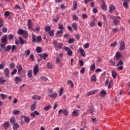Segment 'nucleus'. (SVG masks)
<instances>
[{"instance_id": "13d9d810", "label": "nucleus", "mask_w": 130, "mask_h": 130, "mask_svg": "<svg viewBox=\"0 0 130 130\" xmlns=\"http://www.w3.org/2000/svg\"><path fill=\"white\" fill-rule=\"evenodd\" d=\"M41 80H42V81H48V78H47V77H45L44 76H42L40 77Z\"/></svg>"}, {"instance_id": "603ef678", "label": "nucleus", "mask_w": 130, "mask_h": 130, "mask_svg": "<svg viewBox=\"0 0 130 130\" xmlns=\"http://www.w3.org/2000/svg\"><path fill=\"white\" fill-rule=\"evenodd\" d=\"M9 67L10 69H11L12 70H13V69H15V64L13 62H11L10 63Z\"/></svg>"}, {"instance_id": "7c9ffc66", "label": "nucleus", "mask_w": 130, "mask_h": 130, "mask_svg": "<svg viewBox=\"0 0 130 130\" xmlns=\"http://www.w3.org/2000/svg\"><path fill=\"white\" fill-rule=\"evenodd\" d=\"M6 83V80H5V78L4 77H1L0 78V84L1 85H4Z\"/></svg>"}, {"instance_id": "b1692460", "label": "nucleus", "mask_w": 130, "mask_h": 130, "mask_svg": "<svg viewBox=\"0 0 130 130\" xmlns=\"http://www.w3.org/2000/svg\"><path fill=\"white\" fill-rule=\"evenodd\" d=\"M19 124H18L17 123H14L13 124V129L17 130L18 128H19Z\"/></svg>"}, {"instance_id": "bb28decb", "label": "nucleus", "mask_w": 130, "mask_h": 130, "mask_svg": "<svg viewBox=\"0 0 130 130\" xmlns=\"http://www.w3.org/2000/svg\"><path fill=\"white\" fill-rule=\"evenodd\" d=\"M51 30V27L50 26H46L45 27V32H49Z\"/></svg>"}, {"instance_id": "1a4fd4ad", "label": "nucleus", "mask_w": 130, "mask_h": 130, "mask_svg": "<svg viewBox=\"0 0 130 130\" xmlns=\"http://www.w3.org/2000/svg\"><path fill=\"white\" fill-rule=\"evenodd\" d=\"M63 113V114H64V115H65L66 116H68V115L69 114V112H68V110H61L60 109L58 111V114H61V113Z\"/></svg>"}, {"instance_id": "9b49d317", "label": "nucleus", "mask_w": 130, "mask_h": 130, "mask_svg": "<svg viewBox=\"0 0 130 130\" xmlns=\"http://www.w3.org/2000/svg\"><path fill=\"white\" fill-rule=\"evenodd\" d=\"M102 7L101 9L103 11H106L107 10V7L106 6V3H105V2L104 1L102 0Z\"/></svg>"}, {"instance_id": "e433bc0d", "label": "nucleus", "mask_w": 130, "mask_h": 130, "mask_svg": "<svg viewBox=\"0 0 130 130\" xmlns=\"http://www.w3.org/2000/svg\"><path fill=\"white\" fill-rule=\"evenodd\" d=\"M77 7H78V3H77V2L75 1L73 4V10L74 11L77 10Z\"/></svg>"}, {"instance_id": "4be33fe9", "label": "nucleus", "mask_w": 130, "mask_h": 130, "mask_svg": "<svg viewBox=\"0 0 130 130\" xmlns=\"http://www.w3.org/2000/svg\"><path fill=\"white\" fill-rule=\"evenodd\" d=\"M73 116H78L79 115V110H75L73 111L72 113Z\"/></svg>"}, {"instance_id": "a211bd4d", "label": "nucleus", "mask_w": 130, "mask_h": 130, "mask_svg": "<svg viewBox=\"0 0 130 130\" xmlns=\"http://www.w3.org/2000/svg\"><path fill=\"white\" fill-rule=\"evenodd\" d=\"M4 72L5 73L6 77H7V78H10V70H9V69L6 68L4 70Z\"/></svg>"}, {"instance_id": "79ce46f5", "label": "nucleus", "mask_w": 130, "mask_h": 130, "mask_svg": "<svg viewBox=\"0 0 130 130\" xmlns=\"http://www.w3.org/2000/svg\"><path fill=\"white\" fill-rule=\"evenodd\" d=\"M17 50V46L13 45H12V46L11 47V51L12 52H14V51H15V50Z\"/></svg>"}, {"instance_id": "58836bf2", "label": "nucleus", "mask_w": 130, "mask_h": 130, "mask_svg": "<svg viewBox=\"0 0 130 130\" xmlns=\"http://www.w3.org/2000/svg\"><path fill=\"white\" fill-rule=\"evenodd\" d=\"M36 51L38 52V53H41V52L42 51V49L41 47H37L36 48Z\"/></svg>"}, {"instance_id": "680f3d73", "label": "nucleus", "mask_w": 130, "mask_h": 130, "mask_svg": "<svg viewBox=\"0 0 130 130\" xmlns=\"http://www.w3.org/2000/svg\"><path fill=\"white\" fill-rule=\"evenodd\" d=\"M13 38H14V35H13L12 34H9L8 35V39L9 40H12Z\"/></svg>"}, {"instance_id": "09e8293b", "label": "nucleus", "mask_w": 130, "mask_h": 130, "mask_svg": "<svg viewBox=\"0 0 130 130\" xmlns=\"http://www.w3.org/2000/svg\"><path fill=\"white\" fill-rule=\"evenodd\" d=\"M91 81H93V82H96V76L93 75V76L91 77Z\"/></svg>"}, {"instance_id": "e2e57ef3", "label": "nucleus", "mask_w": 130, "mask_h": 130, "mask_svg": "<svg viewBox=\"0 0 130 130\" xmlns=\"http://www.w3.org/2000/svg\"><path fill=\"white\" fill-rule=\"evenodd\" d=\"M58 29H59L60 30H63V25L60 23H58Z\"/></svg>"}, {"instance_id": "7ed1b4c3", "label": "nucleus", "mask_w": 130, "mask_h": 130, "mask_svg": "<svg viewBox=\"0 0 130 130\" xmlns=\"http://www.w3.org/2000/svg\"><path fill=\"white\" fill-rule=\"evenodd\" d=\"M53 44L54 48H57L58 49H61L62 48V46H63V44L59 43L56 40H54L53 41Z\"/></svg>"}, {"instance_id": "774afa93", "label": "nucleus", "mask_w": 130, "mask_h": 130, "mask_svg": "<svg viewBox=\"0 0 130 130\" xmlns=\"http://www.w3.org/2000/svg\"><path fill=\"white\" fill-rule=\"evenodd\" d=\"M47 67L48 69H52V65L50 63V62H49L47 64Z\"/></svg>"}, {"instance_id": "f8f14e48", "label": "nucleus", "mask_w": 130, "mask_h": 130, "mask_svg": "<svg viewBox=\"0 0 130 130\" xmlns=\"http://www.w3.org/2000/svg\"><path fill=\"white\" fill-rule=\"evenodd\" d=\"M79 52H80L81 55L83 57H86V53H85V50L83 48H80L78 50Z\"/></svg>"}, {"instance_id": "37998d69", "label": "nucleus", "mask_w": 130, "mask_h": 130, "mask_svg": "<svg viewBox=\"0 0 130 130\" xmlns=\"http://www.w3.org/2000/svg\"><path fill=\"white\" fill-rule=\"evenodd\" d=\"M74 42H75V39L74 38H70L68 40V43L69 44H71L72 43H74Z\"/></svg>"}, {"instance_id": "5701e85b", "label": "nucleus", "mask_w": 130, "mask_h": 130, "mask_svg": "<svg viewBox=\"0 0 130 130\" xmlns=\"http://www.w3.org/2000/svg\"><path fill=\"white\" fill-rule=\"evenodd\" d=\"M32 99H34V100H40V99H41V97L37 95H34L32 96Z\"/></svg>"}, {"instance_id": "49530a36", "label": "nucleus", "mask_w": 130, "mask_h": 130, "mask_svg": "<svg viewBox=\"0 0 130 130\" xmlns=\"http://www.w3.org/2000/svg\"><path fill=\"white\" fill-rule=\"evenodd\" d=\"M50 108H51V106H48L44 108V110H45V111H48Z\"/></svg>"}, {"instance_id": "3c124183", "label": "nucleus", "mask_w": 130, "mask_h": 130, "mask_svg": "<svg viewBox=\"0 0 130 130\" xmlns=\"http://www.w3.org/2000/svg\"><path fill=\"white\" fill-rule=\"evenodd\" d=\"M101 94H102L101 97H104V96L106 95V91H105V90H102L101 91Z\"/></svg>"}, {"instance_id": "8fccbe9b", "label": "nucleus", "mask_w": 130, "mask_h": 130, "mask_svg": "<svg viewBox=\"0 0 130 130\" xmlns=\"http://www.w3.org/2000/svg\"><path fill=\"white\" fill-rule=\"evenodd\" d=\"M115 56H116V58L118 59V58L121 56V54H120V53H119V52H117L116 53V55H115Z\"/></svg>"}, {"instance_id": "72a5a7b5", "label": "nucleus", "mask_w": 130, "mask_h": 130, "mask_svg": "<svg viewBox=\"0 0 130 130\" xmlns=\"http://www.w3.org/2000/svg\"><path fill=\"white\" fill-rule=\"evenodd\" d=\"M30 118H29V117L28 116H26V117H25V118H24V122L26 123H29V122H30Z\"/></svg>"}, {"instance_id": "6e6d98bb", "label": "nucleus", "mask_w": 130, "mask_h": 130, "mask_svg": "<svg viewBox=\"0 0 130 130\" xmlns=\"http://www.w3.org/2000/svg\"><path fill=\"white\" fill-rule=\"evenodd\" d=\"M16 74H17V69H14L11 72V75L12 76H14L16 75Z\"/></svg>"}, {"instance_id": "de8ad7c7", "label": "nucleus", "mask_w": 130, "mask_h": 130, "mask_svg": "<svg viewBox=\"0 0 130 130\" xmlns=\"http://www.w3.org/2000/svg\"><path fill=\"white\" fill-rule=\"evenodd\" d=\"M89 25L90 27H94L95 26V21L94 20H91Z\"/></svg>"}, {"instance_id": "f03ea898", "label": "nucleus", "mask_w": 130, "mask_h": 130, "mask_svg": "<svg viewBox=\"0 0 130 130\" xmlns=\"http://www.w3.org/2000/svg\"><path fill=\"white\" fill-rule=\"evenodd\" d=\"M110 18L113 20V23L114 25H117L120 23V20L121 18L119 16H114L113 15L111 16Z\"/></svg>"}, {"instance_id": "338daca9", "label": "nucleus", "mask_w": 130, "mask_h": 130, "mask_svg": "<svg viewBox=\"0 0 130 130\" xmlns=\"http://www.w3.org/2000/svg\"><path fill=\"white\" fill-rule=\"evenodd\" d=\"M4 16L5 17H9V16H10V12H9V11H6L4 13Z\"/></svg>"}, {"instance_id": "f704fd0d", "label": "nucleus", "mask_w": 130, "mask_h": 130, "mask_svg": "<svg viewBox=\"0 0 130 130\" xmlns=\"http://www.w3.org/2000/svg\"><path fill=\"white\" fill-rule=\"evenodd\" d=\"M27 77L29 78V79H31L32 78V70H29L27 73Z\"/></svg>"}, {"instance_id": "20e7f679", "label": "nucleus", "mask_w": 130, "mask_h": 130, "mask_svg": "<svg viewBox=\"0 0 130 130\" xmlns=\"http://www.w3.org/2000/svg\"><path fill=\"white\" fill-rule=\"evenodd\" d=\"M48 93L49 97H51V98H53L55 99L57 97V93L53 92V90L52 89L50 88L48 90Z\"/></svg>"}, {"instance_id": "4c0bfd02", "label": "nucleus", "mask_w": 130, "mask_h": 130, "mask_svg": "<svg viewBox=\"0 0 130 130\" xmlns=\"http://www.w3.org/2000/svg\"><path fill=\"white\" fill-rule=\"evenodd\" d=\"M112 75L113 78L114 79H115L116 78V76H117V73L115 71H112Z\"/></svg>"}, {"instance_id": "a878e982", "label": "nucleus", "mask_w": 130, "mask_h": 130, "mask_svg": "<svg viewBox=\"0 0 130 130\" xmlns=\"http://www.w3.org/2000/svg\"><path fill=\"white\" fill-rule=\"evenodd\" d=\"M48 34L51 37L54 36V30L52 29L48 31Z\"/></svg>"}, {"instance_id": "f257e3e1", "label": "nucleus", "mask_w": 130, "mask_h": 130, "mask_svg": "<svg viewBox=\"0 0 130 130\" xmlns=\"http://www.w3.org/2000/svg\"><path fill=\"white\" fill-rule=\"evenodd\" d=\"M7 44H8V36L7 35H4L1 39L0 46L2 49H5V47L6 46Z\"/></svg>"}, {"instance_id": "aec40b11", "label": "nucleus", "mask_w": 130, "mask_h": 130, "mask_svg": "<svg viewBox=\"0 0 130 130\" xmlns=\"http://www.w3.org/2000/svg\"><path fill=\"white\" fill-rule=\"evenodd\" d=\"M36 102H34V104L31 105V111H34V110H35V109H36Z\"/></svg>"}, {"instance_id": "bf43d9fd", "label": "nucleus", "mask_w": 130, "mask_h": 130, "mask_svg": "<svg viewBox=\"0 0 130 130\" xmlns=\"http://www.w3.org/2000/svg\"><path fill=\"white\" fill-rule=\"evenodd\" d=\"M13 114L14 115H17L18 114H20V111H18L17 110H15L13 112Z\"/></svg>"}, {"instance_id": "6e6552de", "label": "nucleus", "mask_w": 130, "mask_h": 130, "mask_svg": "<svg viewBox=\"0 0 130 130\" xmlns=\"http://www.w3.org/2000/svg\"><path fill=\"white\" fill-rule=\"evenodd\" d=\"M22 82H23V79L22 78H21V77H19V76H16L15 78V83L16 84H19V83H22Z\"/></svg>"}, {"instance_id": "2eb2a0df", "label": "nucleus", "mask_w": 130, "mask_h": 130, "mask_svg": "<svg viewBox=\"0 0 130 130\" xmlns=\"http://www.w3.org/2000/svg\"><path fill=\"white\" fill-rule=\"evenodd\" d=\"M39 56H40L41 58H43V59L45 60L46 58H47V57H48V54L45 53L44 54H40Z\"/></svg>"}, {"instance_id": "69168bd1", "label": "nucleus", "mask_w": 130, "mask_h": 130, "mask_svg": "<svg viewBox=\"0 0 130 130\" xmlns=\"http://www.w3.org/2000/svg\"><path fill=\"white\" fill-rule=\"evenodd\" d=\"M82 16L83 20H84V19H87V18H88V15H87V14L85 13L82 14Z\"/></svg>"}, {"instance_id": "423d86ee", "label": "nucleus", "mask_w": 130, "mask_h": 130, "mask_svg": "<svg viewBox=\"0 0 130 130\" xmlns=\"http://www.w3.org/2000/svg\"><path fill=\"white\" fill-rule=\"evenodd\" d=\"M125 49V43H124V42L121 41L120 43V47L119 49L121 50V51H123L124 49Z\"/></svg>"}, {"instance_id": "c85d7f7f", "label": "nucleus", "mask_w": 130, "mask_h": 130, "mask_svg": "<svg viewBox=\"0 0 130 130\" xmlns=\"http://www.w3.org/2000/svg\"><path fill=\"white\" fill-rule=\"evenodd\" d=\"M31 38H32V42H34V43H36L37 42L36 36H35V35H32Z\"/></svg>"}, {"instance_id": "ddd939ff", "label": "nucleus", "mask_w": 130, "mask_h": 130, "mask_svg": "<svg viewBox=\"0 0 130 130\" xmlns=\"http://www.w3.org/2000/svg\"><path fill=\"white\" fill-rule=\"evenodd\" d=\"M16 68L17 69V73L18 75H19L20 73H21V71H23V67L21 64H18L16 66Z\"/></svg>"}, {"instance_id": "052dcab7", "label": "nucleus", "mask_w": 130, "mask_h": 130, "mask_svg": "<svg viewBox=\"0 0 130 130\" xmlns=\"http://www.w3.org/2000/svg\"><path fill=\"white\" fill-rule=\"evenodd\" d=\"M72 17H73V20L74 21H76L77 20H79V17L78 16H76V15H73Z\"/></svg>"}, {"instance_id": "ea45409f", "label": "nucleus", "mask_w": 130, "mask_h": 130, "mask_svg": "<svg viewBox=\"0 0 130 130\" xmlns=\"http://www.w3.org/2000/svg\"><path fill=\"white\" fill-rule=\"evenodd\" d=\"M37 42L40 43L42 41V38H41V36H39L37 37L36 38Z\"/></svg>"}, {"instance_id": "5fc2aeb1", "label": "nucleus", "mask_w": 130, "mask_h": 130, "mask_svg": "<svg viewBox=\"0 0 130 130\" xmlns=\"http://www.w3.org/2000/svg\"><path fill=\"white\" fill-rule=\"evenodd\" d=\"M123 6L124 7H125L126 9H127L128 8V3L126 2H123Z\"/></svg>"}, {"instance_id": "a19ab883", "label": "nucleus", "mask_w": 130, "mask_h": 130, "mask_svg": "<svg viewBox=\"0 0 130 130\" xmlns=\"http://www.w3.org/2000/svg\"><path fill=\"white\" fill-rule=\"evenodd\" d=\"M58 20H59V16L58 15H56V18H53V21L55 22V23H57V22H58Z\"/></svg>"}, {"instance_id": "2f4dec72", "label": "nucleus", "mask_w": 130, "mask_h": 130, "mask_svg": "<svg viewBox=\"0 0 130 130\" xmlns=\"http://www.w3.org/2000/svg\"><path fill=\"white\" fill-rule=\"evenodd\" d=\"M12 47V46L8 45L7 47H5V51H10L11 50V48Z\"/></svg>"}, {"instance_id": "c756f323", "label": "nucleus", "mask_w": 130, "mask_h": 130, "mask_svg": "<svg viewBox=\"0 0 130 130\" xmlns=\"http://www.w3.org/2000/svg\"><path fill=\"white\" fill-rule=\"evenodd\" d=\"M27 27L28 29H31V27H32V23H31V20L30 19L27 20Z\"/></svg>"}, {"instance_id": "39448f33", "label": "nucleus", "mask_w": 130, "mask_h": 130, "mask_svg": "<svg viewBox=\"0 0 130 130\" xmlns=\"http://www.w3.org/2000/svg\"><path fill=\"white\" fill-rule=\"evenodd\" d=\"M19 35H23V38H27L28 37V32L22 29H19L18 30Z\"/></svg>"}, {"instance_id": "9d476101", "label": "nucleus", "mask_w": 130, "mask_h": 130, "mask_svg": "<svg viewBox=\"0 0 130 130\" xmlns=\"http://www.w3.org/2000/svg\"><path fill=\"white\" fill-rule=\"evenodd\" d=\"M39 66L38 65H36V66L34 67L33 72L35 76H36V75L38 74V72H39Z\"/></svg>"}, {"instance_id": "0eeeda50", "label": "nucleus", "mask_w": 130, "mask_h": 130, "mask_svg": "<svg viewBox=\"0 0 130 130\" xmlns=\"http://www.w3.org/2000/svg\"><path fill=\"white\" fill-rule=\"evenodd\" d=\"M64 50L67 52V54H68L70 56H72L73 55V52L71 49L68 47H64Z\"/></svg>"}, {"instance_id": "0e129e2a", "label": "nucleus", "mask_w": 130, "mask_h": 130, "mask_svg": "<svg viewBox=\"0 0 130 130\" xmlns=\"http://www.w3.org/2000/svg\"><path fill=\"white\" fill-rule=\"evenodd\" d=\"M0 95L1 96L2 98L4 100L6 99V98H7V95L4 93H1Z\"/></svg>"}, {"instance_id": "dca6fc26", "label": "nucleus", "mask_w": 130, "mask_h": 130, "mask_svg": "<svg viewBox=\"0 0 130 130\" xmlns=\"http://www.w3.org/2000/svg\"><path fill=\"white\" fill-rule=\"evenodd\" d=\"M40 113H39V112L37 111H35L34 112L31 113L30 116L34 118L36 115L38 116L40 115Z\"/></svg>"}, {"instance_id": "c03bdc74", "label": "nucleus", "mask_w": 130, "mask_h": 130, "mask_svg": "<svg viewBox=\"0 0 130 130\" xmlns=\"http://www.w3.org/2000/svg\"><path fill=\"white\" fill-rule=\"evenodd\" d=\"M10 122H11V123L13 124L15 123V122H16V118H15V117H12V118L10 119Z\"/></svg>"}, {"instance_id": "c9c22d12", "label": "nucleus", "mask_w": 130, "mask_h": 130, "mask_svg": "<svg viewBox=\"0 0 130 130\" xmlns=\"http://www.w3.org/2000/svg\"><path fill=\"white\" fill-rule=\"evenodd\" d=\"M25 57H28V56L30 55V54L31 53V51H30V50L28 49L25 51Z\"/></svg>"}, {"instance_id": "6ab92c4d", "label": "nucleus", "mask_w": 130, "mask_h": 130, "mask_svg": "<svg viewBox=\"0 0 130 130\" xmlns=\"http://www.w3.org/2000/svg\"><path fill=\"white\" fill-rule=\"evenodd\" d=\"M72 28L75 30V31H77L78 30V25H77V23L76 22H74L72 24Z\"/></svg>"}, {"instance_id": "473e14b6", "label": "nucleus", "mask_w": 130, "mask_h": 130, "mask_svg": "<svg viewBox=\"0 0 130 130\" xmlns=\"http://www.w3.org/2000/svg\"><path fill=\"white\" fill-rule=\"evenodd\" d=\"M115 10V7L113 5H111L109 7V12L111 13L112 11H114Z\"/></svg>"}, {"instance_id": "864d4df0", "label": "nucleus", "mask_w": 130, "mask_h": 130, "mask_svg": "<svg viewBox=\"0 0 130 130\" xmlns=\"http://www.w3.org/2000/svg\"><path fill=\"white\" fill-rule=\"evenodd\" d=\"M4 26V19L0 18V28H2Z\"/></svg>"}, {"instance_id": "cd10ccee", "label": "nucleus", "mask_w": 130, "mask_h": 130, "mask_svg": "<svg viewBox=\"0 0 130 130\" xmlns=\"http://www.w3.org/2000/svg\"><path fill=\"white\" fill-rule=\"evenodd\" d=\"M95 62H94L90 66V70L91 71H95V69H96V67L95 66Z\"/></svg>"}, {"instance_id": "4468645a", "label": "nucleus", "mask_w": 130, "mask_h": 130, "mask_svg": "<svg viewBox=\"0 0 130 130\" xmlns=\"http://www.w3.org/2000/svg\"><path fill=\"white\" fill-rule=\"evenodd\" d=\"M3 126L4 129H8L10 127V122L9 121H6L3 123Z\"/></svg>"}, {"instance_id": "a18cd8bd", "label": "nucleus", "mask_w": 130, "mask_h": 130, "mask_svg": "<svg viewBox=\"0 0 130 130\" xmlns=\"http://www.w3.org/2000/svg\"><path fill=\"white\" fill-rule=\"evenodd\" d=\"M63 93V88L61 87L59 90V96H61Z\"/></svg>"}, {"instance_id": "393cba45", "label": "nucleus", "mask_w": 130, "mask_h": 130, "mask_svg": "<svg viewBox=\"0 0 130 130\" xmlns=\"http://www.w3.org/2000/svg\"><path fill=\"white\" fill-rule=\"evenodd\" d=\"M19 40L20 41V43L21 45H23L24 43H25L26 41H24V39H23L22 37H19Z\"/></svg>"}, {"instance_id": "f3484780", "label": "nucleus", "mask_w": 130, "mask_h": 130, "mask_svg": "<svg viewBox=\"0 0 130 130\" xmlns=\"http://www.w3.org/2000/svg\"><path fill=\"white\" fill-rule=\"evenodd\" d=\"M96 92H98V90H91L89 91L87 93V96H91V95H94Z\"/></svg>"}, {"instance_id": "412c9836", "label": "nucleus", "mask_w": 130, "mask_h": 130, "mask_svg": "<svg viewBox=\"0 0 130 130\" xmlns=\"http://www.w3.org/2000/svg\"><path fill=\"white\" fill-rule=\"evenodd\" d=\"M88 111L91 115H94V111H95V109H94V107H91L89 109Z\"/></svg>"}, {"instance_id": "4d7b16f0", "label": "nucleus", "mask_w": 130, "mask_h": 130, "mask_svg": "<svg viewBox=\"0 0 130 130\" xmlns=\"http://www.w3.org/2000/svg\"><path fill=\"white\" fill-rule=\"evenodd\" d=\"M119 66H123V62L121 60H120L117 64V67H119Z\"/></svg>"}]
</instances>
